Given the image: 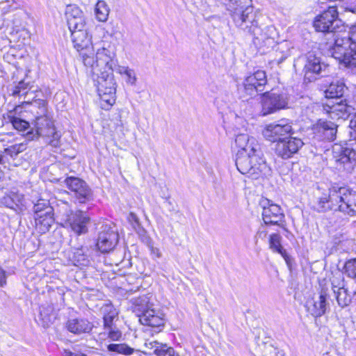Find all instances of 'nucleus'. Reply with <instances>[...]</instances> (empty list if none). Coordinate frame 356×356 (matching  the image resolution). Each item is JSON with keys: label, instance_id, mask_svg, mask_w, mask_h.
I'll return each instance as SVG.
<instances>
[{"label": "nucleus", "instance_id": "nucleus-1", "mask_svg": "<svg viewBox=\"0 0 356 356\" xmlns=\"http://www.w3.org/2000/svg\"><path fill=\"white\" fill-rule=\"evenodd\" d=\"M222 1L236 27L252 36L257 47H273L277 36L276 29L264 22V17L254 10L252 0Z\"/></svg>", "mask_w": 356, "mask_h": 356}, {"label": "nucleus", "instance_id": "nucleus-2", "mask_svg": "<svg viewBox=\"0 0 356 356\" xmlns=\"http://www.w3.org/2000/svg\"><path fill=\"white\" fill-rule=\"evenodd\" d=\"M235 145L238 148L236 155V165L238 170L252 179H257L270 172L261 146L258 141L248 134H238Z\"/></svg>", "mask_w": 356, "mask_h": 356}, {"label": "nucleus", "instance_id": "nucleus-3", "mask_svg": "<svg viewBox=\"0 0 356 356\" xmlns=\"http://www.w3.org/2000/svg\"><path fill=\"white\" fill-rule=\"evenodd\" d=\"M314 208L318 212L338 211L356 216V192L346 187L332 186L316 196Z\"/></svg>", "mask_w": 356, "mask_h": 356}, {"label": "nucleus", "instance_id": "nucleus-4", "mask_svg": "<svg viewBox=\"0 0 356 356\" xmlns=\"http://www.w3.org/2000/svg\"><path fill=\"white\" fill-rule=\"evenodd\" d=\"M116 54L114 47L110 43L102 42L100 47H96L95 55L94 49L90 53L83 54V63L90 73L92 79L98 76L106 78L113 76V67L116 66Z\"/></svg>", "mask_w": 356, "mask_h": 356}, {"label": "nucleus", "instance_id": "nucleus-5", "mask_svg": "<svg viewBox=\"0 0 356 356\" xmlns=\"http://www.w3.org/2000/svg\"><path fill=\"white\" fill-rule=\"evenodd\" d=\"M332 56L346 66L356 67V24L348 32L334 34Z\"/></svg>", "mask_w": 356, "mask_h": 356}, {"label": "nucleus", "instance_id": "nucleus-6", "mask_svg": "<svg viewBox=\"0 0 356 356\" xmlns=\"http://www.w3.org/2000/svg\"><path fill=\"white\" fill-rule=\"evenodd\" d=\"M147 296H143L135 299L134 302V312L139 318L141 324L159 329V332L164 327L165 318L163 313L151 309Z\"/></svg>", "mask_w": 356, "mask_h": 356}, {"label": "nucleus", "instance_id": "nucleus-7", "mask_svg": "<svg viewBox=\"0 0 356 356\" xmlns=\"http://www.w3.org/2000/svg\"><path fill=\"white\" fill-rule=\"evenodd\" d=\"M314 26L317 31L327 33L331 35L333 40L332 46H330V51L334 46V34L343 33V28L342 21L339 18V14L335 6H330L327 10L318 15L314 22Z\"/></svg>", "mask_w": 356, "mask_h": 356}, {"label": "nucleus", "instance_id": "nucleus-8", "mask_svg": "<svg viewBox=\"0 0 356 356\" xmlns=\"http://www.w3.org/2000/svg\"><path fill=\"white\" fill-rule=\"evenodd\" d=\"M26 136L30 140L38 137L47 138L49 144L54 147L60 145V136L56 131L54 122L49 116L35 120L34 128L28 131Z\"/></svg>", "mask_w": 356, "mask_h": 356}, {"label": "nucleus", "instance_id": "nucleus-9", "mask_svg": "<svg viewBox=\"0 0 356 356\" xmlns=\"http://www.w3.org/2000/svg\"><path fill=\"white\" fill-rule=\"evenodd\" d=\"M267 83L266 72L263 70L257 72L247 76L242 83L238 85V92L241 98H252L259 92L264 90Z\"/></svg>", "mask_w": 356, "mask_h": 356}, {"label": "nucleus", "instance_id": "nucleus-10", "mask_svg": "<svg viewBox=\"0 0 356 356\" xmlns=\"http://www.w3.org/2000/svg\"><path fill=\"white\" fill-rule=\"evenodd\" d=\"M33 211L36 229L45 233L54 222V209L48 200L40 199L34 204Z\"/></svg>", "mask_w": 356, "mask_h": 356}, {"label": "nucleus", "instance_id": "nucleus-11", "mask_svg": "<svg viewBox=\"0 0 356 356\" xmlns=\"http://www.w3.org/2000/svg\"><path fill=\"white\" fill-rule=\"evenodd\" d=\"M92 79L95 83L98 95L103 102H101L102 108L105 110L109 109L115 102L116 82L114 76L108 77L106 75V78L99 76L98 79Z\"/></svg>", "mask_w": 356, "mask_h": 356}, {"label": "nucleus", "instance_id": "nucleus-12", "mask_svg": "<svg viewBox=\"0 0 356 356\" xmlns=\"http://www.w3.org/2000/svg\"><path fill=\"white\" fill-rule=\"evenodd\" d=\"M333 158L336 167L348 173H352L356 168V148L348 145H335L333 147Z\"/></svg>", "mask_w": 356, "mask_h": 356}, {"label": "nucleus", "instance_id": "nucleus-13", "mask_svg": "<svg viewBox=\"0 0 356 356\" xmlns=\"http://www.w3.org/2000/svg\"><path fill=\"white\" fill-rule=\"evenodd\" d=\"M262 134L266 140L277 143L290 136L293 134V129L289 120L281 119L266 124Z\"/></svg>", "mask_w": 356, "mask_h": 356}, {"label": "nucleus", "instance_id": "nucleus-14", "mask_svg": "<svg viewBox=\"0 0 356 356\" xmlns=\"http://www.w3.org/2000/svg\"><path fill=\"white\" fill-rule=\"evenodd\" d=\"M64 183L73 193L76 203L85 204L92 200V190L84 180L79 177H68L65 179Z\"/></svg>", "mask_w": 356, "mask_h": 356}, {"label": "nucleus", "instance_id": "nucleus-15", "mask_svg": "<svg viewBox=\"0 0 356 356\" xmlns=\"http://www.w3.org/2000/svg\"><path fill=\"white\" fill-rule=\"evenodd\" d=\"M263 209L262 218L265 225H273L284 227V214L281 207L268 199L260 202Z\"/></svg>", "mask_w": 356, "mask_h": 356}, {"label": "nucleus", "instance_id": "nucleus-16", "mask_svg": "<svg viewBox=\"0 0 356 356\" xmlns=\"http://www.w3.org/2000/svg\"><path fill=\"white\" fill-rule=\"evenodd\" d=\"M327 67L326 64L321 62L319 57L312 52H309L304 67L305 81L312 82L317 79V76H325Z\"/></svg>", "mask_w": 356, "mask_h": 356}, {"label": "nucleus", "instance_id": "nucleus-17", "mask_svg": "<svg viewBox=\"0 0 356 356\" xmlns=\"http://www.w3.org/2000/svg\"><path fill=\"white\" fill-rule=\"evenodd\" d=\"M118 242V234L114 227L103 225L97 241V247L103 253L112 250Z\"/></svg>", "mask_w": 356, "mask_h": 356}, {"label": "nucleus", "instance_id": "nucleus-18", "mask_svg": "<svg viewBox=\"0 0 356 356\" xmlns=\"http://www.w3.org/2000/svg\"><path fill=\"white\" fill-rule=\"evenodd\" d=\"M323 110L329 114L330 117L334 119H347L355 111V104L350 105L347 100L341 99L339 102H327L323 104Z\"/></svg>", "mask_w": 356, "mask_h": 356}, {"label": "nucleus", "instance_id": "nucleus-19", "mask_svg": "<svg viewBox=\"0 0 356 356\" xmlns=\"http://www.w3.org/2000/svg\"><path fill=\"white\" fill-rule=\"evenodd\" d=\"M303 144L301 139L290 136L275 144V152L282 159H288L297 153Z\"/></svg>", "mask_w": 356, "mask_h": 356}, {"label": "nucleus", "instance_id": "nucleus-20", "mask_svg": "<svg viewBox=\"0 0 356 356\" xmlns=\"http://www.w3.org/2000/svg\"><path fill=\"white\" fill-rule=\"evenodd\" d=\"M262 102L264 115H266L284 108L288 104V98L285 94L268 92L264 93Z\"/></svg>", "mask_w": 356, "mask_h": 356}, {"label": "nucleus", "instance_id": "nucleus-21", "mask_svg": "<svg viewBox=\"0 0 356 356\" xmlns=\"http://www.w3.org/2000/svg\"><path fill=\"white\" fill-rule=\"evenodd\" d=\"M70 32L74 47L80 52V56L83 59L84 52L90 53L95 48L92 44L91 35L86 29Z\"/></svg>", "mask_w": 356, "mask_h": 356}, {"label": "nucleus", "instance_id": "nucleus-22", "mask_svg": "<svg viewBox=\"0 0 356 356\" xmlns=\"http://www.w3.org/2000/svg\"><path fill=\"white\" fill-rule=\"evenodd\" d=\"M90 220L89 216L85 212L77 210L70 212L67 218V223L74 233L81 235L88 232Z\"/></svg>", "mask_w": 356, "mask_h": 356}, {"label": "nucleus", "instance_id": "nucleus-23", "mask_svg": "<svg viewBox=\"0 0 356 356\" xmlns=\"http://www.w3.org/2000/svg\"><path fill=\"white\" fill-rule=\"evenodd\" d=\"M327 298V293L322 290L318 297L313 298L307 302L306 307L307 312L315 318L321 317L325 314L327 310L330 309Z\"/></svg>", "mask_w": 356, "mask_h": 356}, {"label": "nucleus", "instance_id": "nucleus-24", "mask_svg": "<svg viewBox=\"0 0 356 356\" xmlns=\"http://www.w3.org/2000/svg\"><path fill=\"white\" fill-rule=\"evenodd\" d=\"M1 203L18 214L23 213L27 208L24 195L15 192H10L4 195L1 200Z\"/></svg>", "mask_w": 356, "mask_h": 356}, {"label": "nucleus", "instance_id": "nucleus-25", "mask_svg": "<svg viewBox=\"0 0 356 356\" xmlns=\"http://www.w3.org/2000/svg\"><path fill=\"white\" fill-rule=\"evenodd\" d=\"M314 130L319 139L332 141L336 138L337 125L331 121L321 119L316 123Z\"/></svg>", "mask_w": 356, "mask_h": 356}, {"label": "nucleus", "instance_id": "nucleus-26", "mask_svg": "<svg viewBox=\"0 0 356 356\" xmlns=\"http://www.w3.org/2000/svg\"><path fill=\"white\" fill-rule=\"evenodd\" d=\"M66 327L72 333L81 334L89 333L92 330L93 325L85 318H72L67 321Z\"/></svg>", "mask_w": 356, "mask_h": 356}, {"label": "nucleus", "instance_id": "nucleus-27", "mask_svg": "<svg viewBox=\"0 0 356 356\" xmlns=\"http://www.w3.org/2000/svg\"><path fill=\"white\" fill-rule=\"evenodd\" d=\"M346 90L347 88L343 82L336 81L329 85L327 88L325 90V95L327 99V102H330L332 99L337 101L343 97Z\"/></svg>", "mask_w": 356, "mask_h": 356}, {"label": "nucleus", "instance_id": "nucleus-28", "mask_svg": "<svg viewBox=\"0 0 356 356\" xmlns=\"http://www.w3.org/2000/svg\"><path fill=\"white\" fill-rule=\"evenodd\" d=\"M100 312L103 315L104 326L105 328H111L113 321L118 315V312L113 307L111 302L104 303L100 308Z\"/></svg>", "mask_w": 356, "mask_h": 356}, {"label": "nucleus", "instance_id": "nucleus-29", "mask_svg": "<svg viewBox=\"0 0 356 356\" xmlns=\"http://www.w3.org/2000/svg\"><path fill=\"white\" fill-rule=\"evenodd\" d=\"M30 111L35 117V120L40 118L49 116L47 111V102L44 99H35L30 103Z\"/></svg>", "mask_w": 356, "mask_h": 356}, {"label": "nucleus", "instance_id": "nucleus-30", "mask_svg": "<svg viewBox=\"0 0 356 356\" xmlns=\"http://www.w3.org/2000/svg\"><path fill=\"white\" fill-rule=\"evenodd\" d=\"M69 258L73 265L76 266H87L90 264L89 257L83 248L74 249Z\"/></svg>", "mask_w": 356, "mask_h": 356}, {"label": "nucleus", "instance_id": "nucleus-31", "mask_svg": "<svg viewBox=\"0 0 356 356\" xmlns=\"http://www.w3.org/2000/svg\"><path fill=\"white\" fill-rule=\"evenodd\" d=\"M281 240L282 236L279 234L274 233L270 234L269 236V247L273 252L280 254L284 259L286 264H289L290 261V257L282 246Z\"/></svg>", "mask_w": 356, "mask_h": 356}, {"label": "nucleus", "instance_id": "nucleus-32", "mask_svg": "<svg viewBox=\"0 0 356 356\" xmlns=\"http://www.w3.org/2000/svg\"><path fill=\"white\" fill-rule=\"evenodd\" d=\"M115 71L123 76L126 83L129 86H136L137 82V76L134 70L131 69L128 66L118 65Z\"/></svg>", "mask_w": 356, "mask_h": 356}, {"label": "nucleus", "instance_id": "nucleus-33", "mask_svg": "<svg viewBox=\"0 0 356 356\" xmlns=\"http://www.w3.org/2000/svg\"><path fill=\"white\" fill-rule=\"evenodd\" d=\"M95 12L97 20L104 22L108 19L110 9L104 1L99 0L96 3Z\"/></svg>", "mask_w": 356, "mask_h": 356}, {"label": "nucleus", "instance_id": "nucleus-34", "mask_svg": "<svg viewBox=\"0 0 356 356\" xmlns=\"http://www.w3.org/2000/svg\"><path fill=\"white\" fill-rule=\"evenodd\" d=\"M107 350L110 352H115L124 355H131L134 352L133 348L125 343H111L107 346Z\"/></svg>", "mask_w": 356, "mask_h": 356}, {"label": "nucleus", "instance_id": "nucleus-35", "mask_svg": "<svg viewBox=\"0 0 356 356\" xmlns=\"http://www.w3.org/2000/svg\"><path fill=\"white\" fill-rule=\"evenodd\" d=\"M276 58L275 62L277 64L283 62L290 55V50L287 47L286 42H282L278 44L275 51Z\"/></svg>", "mask_w": 356, "mask_h": 356}, {"label": "nucleus", "instance_id": "nucleus-36", "mask_svg": "<svg viewBox=\"0 0 356 356\" xmlns=\"http://www.w3.org/2000/svg\"><path fill=\"white\" fill-rule=\"evenodd\" d=\"M26 149V144L24 143L15 144L13 145H10L6 148H5L3 151V153L6 154L7 155L10 156L11 158L15 159L17 156V155L24 151H25Z\"/></svg>", "mask_w": 356, "mask_h": 356}, {"label": "nucleus", "instance_id": "nucleus-37", "mask_svg": "<svg viewBox=\"0 0 356 356\" xmlns=\"http://www.w3.org/2000/svg\"><path fill=\"white\" fill-rule=\"evenodd\" d=\"M336 293V298L340 307H344L350 303L351 298L348 294L346 289L343 287L339 288Z\"/></svg>", "mask_w": 356, "mask_h": 356}, {"label": "nucleus", "instance_id": "nucleus-38", "mask_svg": "<svg viewBox=\"0 0 356 356\" xmlns=\"http://www.w3.org/2000/svg\"><path fill=\"white\" fill-rule=\"evenodd\" d=\"M69 23H67L68 28L70 31H76L79 29H86V19L84 15H82L76 18H70Z\"/></svg>", "mask_w": 356, "mask_h": 356}, {"label": "nucleus", "instance_id": "nucleus-39", "mask_svg": "<svg viewBox=\"0 0 356 356\" xmlns=\"http://www.w3.org/2000/svg\"><path fill=\"white\" fill-rule=\"evenodd\" d=\"M8 118L13 127L19 131H24L29 127V123L24 120L10 115Z\"/></svg>", "mask_w": 356, "mask_h": 356}, {"label": "nucleus", "instance_id": "nucleus-40", "mask_svg": "<svg viewBox=\"0 0 356 356\" xmlns=\"http://www.w3.org/2000/svg\"><path fill=\"white\" fill-rule=\"evenodd\" d=\"M344 273L356 280V258L348 260L344 265Z\"/></svg>", "mask_w": 356, "mask_h": 356}, {"label": "nucleus", "instance_id": "nucleus-41", "mask_svg": "<svg viewBox=\"0 0 356 356\" xmlns=\"http://www.w3.org/2000/svg\"><path fill=\"white\" fill-rule=\"evenodd\" d=\"M83 15V11L76 5H68L65 10L67 22L69 23L70 18L74 19Z\"/></svg>", "mask_w": 356, "mask_h": 356}, {"label": "nucleus", "instance_id": "nucleus-42", "mask_svg": "<svg viewBox=\"0 0 356 356\" xmlns=\"http://www.w3.org/2000/svg\"><path fill=\"white\" fill-rule=\"evenodd\" d=\"M154 354L157 356H175V350L166 344H161V348H156Z\"/></svg>", "mask_w": 356, "mask_h": 356}, {"label": "nucleus", "instance_id": "nucleus-43", "mask_svg": "<svg viewBox=\"0 0 356 356\" xmlns=\"http://www.w3.org/2000/svg\"><path fill=\"white\" fill-rule=\"evenodd\" d=\"M161 344L162 343H159L156 341H151L149 339H147L144 344L145 348L144 351L147 352L149 355H151L152 353L154 354L155 349L161 348Z\"/></svg>", "mask_w": 356, "mask_h": 356}, {"label": "nucleus", "instance_id": "nucleus-44", "mask_svg": "<svg viewBox=\"0 0 356 356\" xmlns=\"http://www.w3.org/2000/svg\"><path fill=\"white\" fill-rule=\"evenodd\" d=\"M29 86V83H26L24 80L19 81L18 85L15 87L13 90V95L14 96L16 95H24L26 94V90L28 89Z\"/></svg>", "mask_w": 356, "mask_h": 356}, {"label": "nucleus", "instance_id": "nucleus-45", "mask_svg": "<svg viewBox=\"0 0 356 356\" xmlns=\"http://www.w3.org/2000/svg\"><path fill=\"white\" fill-rule=\"evenodd\" d=\"M109 330L108 337L112 341H120L122 339V332L118 329H113L112 326Z\"/></svg>", "mask_w": 356, "mask_h": 356}, {"label": "nucleus", "instance_id": "nucleus-46", "mask_svg": "<svg viewBox=\"0 0 356 356\" xmlns=\"http://www.w3.org/2000/svg\"><path fill=\"white\" fill-rule=\"evenodd\" d=\"M266 225H261L256 235H255V240H256V243L257 242L258 239H264L266 238V237L267 236V234H268V230L266 229Z\"/></svg>", "mask_w": 356, "mask_h": 356}, {"label": "nucleus", "instance_id": "nucleus-47", "mask_svg": "<svg viewBox=\"0 0 356 356\" xmlns=\"http://www.w3.org/2000/svg\"><path fill=\"white\" fill-rule=\"evenodd\" d=\"M63 356H87L86 355L81 353L72 352L70 350H65Z\"/></svg>", "mask_w": 356, "mask_h": 356}, {"label": "nucleus", "instance_id": "nucleus-48", "mask_svg": "<svg viewBox=\"0 0 356 356\" xmlns=\"http://www.w3.org/2000/svg\"><path fill=\"white\" fill-rule=\"evenodd\" d=\"M6 283V277L4 270L0 268V286H3Z\"/></svg>", "mask_w": 356, "mask_h": 356}, {"label": "nucleus", "instance_id": "nucleus-49", "mask_svg": "<svg viewBox=\"0 0 356 356\" xmlns=\"http://www.w3.org/2000/svg\"><path fill=\"white\" fill-rule=\"evenodd\" d=\"M347 10L353 13H356V0L348 6Z\"/></svg>", "mask_w": 356, "mask_h": 356}, {"label": "nucleus", "instance_id": "nucleus-50", "mask_svg": "<svg viewBox=\"0 0 356 356\" xmlns=\"http://www.w3.org/2000/svg\"><path fill=\"white\" fill-rule=\"evenodd\" d=\"M129 217L130 220L134 221L137 225H139V219L136 214L131 213Z\"/></svg>", "mask_w": 356, "mask_h": 356}, {"label": "nucleus", "instance_id": "nucleus-51", "mask_svg": "<svg viewBox=\"0 0 356 356\" xmlns=\"http://www.w3.org/2000/svg\"><path fill=\"white\" fill-rule=\"evenodd\" d=\"M5 163H6V161H5V159L3 157V151L0 150V165H5Z\"/></svg>", "mask_w": 356, "mask_h": 356}]
</instances>
